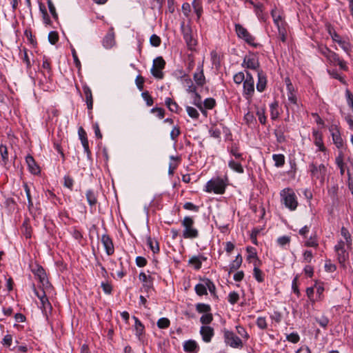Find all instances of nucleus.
Wrapping results in <instances>:
<instances>
[{"mask_svg": "<svg viewBox=\"0 0 353 353\" xmlns=\"http://www.w3.org/2000/svg\"><path fill=\"white\" fill-rule=\"evenodd\" d=\"M286 339L292 343H297L300 340V336L297 332H292L287 334Z\"/></svg>", "mask_w": 353, "mask_h": 353, "instance_id": "bf43d9fd", "label": "nucleus"}, {"mask_svg": "<svg viewBox=\"0 0 353 353\" xmlns=\"http://www.w3.org/2000/svg\"><path fill=\"white\" fill-rule=\"evenodd\" d=\"M228 151L231 156L234 157L233 159L236 161H244L243 154L239 152L238 147L236 145H232Z\"/></svg>", "mask_w": 353, "mask_h": 353, "instance_id": "e433bc0d", "label": "nucleus"}, {"mask_svg": "<svg viewBox=\"0 0 353 353\" xmlns=\"http://www.w3.org/2000/svg\"><path fill=\"white\" fill-rule=\"evenodd\" d=\"M226 184L219 178L212 179L208 181L205 186L204 191L208 193L213 192L216 194H222L225 192Z\"/></svg>", "mask_w": 353, "mask_h": 353, "instance_id": "423d86ee", "label": "nucleus"}, {"mask_svg": "<svg viewBox=\"0 0 353 353\" xmlns=\"http://www.w3.org/2000/svg\"><path fill=\"white\" fill-rule=\"evenodd\" d=\"M241 161H236L233 159H231L228 161V167L231 170H232L233 171H234L239 174H243L244 172V169L241 164Z\"/></svg>", "mask_w": 353, "mask_h": 353, "instance_id": "c85d7f7f", "label": "nucleus"}, {"mask_svg": "<svg viewBox=\"0 0 353 353\" xmlns=\"http://www.w3.org/2000/svg\"><path fill=\"white\" fill-rule=\"evenodd\" d=\"M186 110H187L188 114L191 118H192L194 119H197L199 118V113L198 112V111L194 108H192V107H190V106H187L186 107Z\"/></svg>", "mask_w": 353, "mask_h": 353, "instance_id": "e2e57ef3", "label": "nucleus"}, {"mask_svg": "<svg viewBox=\"0 0 353 353\" xmlns=\"http://www.w3.org/2000/svg\"><path fill=\"white\" fill-rule=\"evenodd\" d=\"M246 75L245 76L244 73L242 72H239L234 75L233 80L235 83L241 84L243 83L245 79Z\"/></svg>", "mask_w": 353, "mask_h": 353, "instance_id": "052dcab7", "label": "nucleus"}, {"mask_svg": "<svg viewBox=\"0 0 353 353\" xmlns=\"http://www.w3.org/2000/svg\"><path fill=\"white\" fill-rule=\"evenodd\" d=\"M32 272L38 277L40 282L43 284L46 280V274L44 269L40 265H37V268L32 270Z\"/></svg>", "mask_w": 353, "mask_h": 353, "instance_id": "c9c22d12", "label": "nucleus"}, {"mask_svg": "<svg viewBox=\"0 0 353 353\" xmlns=\"http://www.w3.org/2000/svg\"><path fill=\"white\" fill-rule=\"evenodd\" d=\"M216 105V101L213 98H207L205 99L203 102V105L205 108L211 110Z\"/></svg>", "mask_w": 353, "mask_h": 353, "instance_id": "69168bd1", "label": "nucleus"}, {"mask_svg": "<svg viewBox=\"0 0 353 353\" xmlns=\"http://www.w3.org/2000/svg\"><path fill=\"white\" fill-rule=\"evenodd\" d=\"M200 334L205 343H210L214 335V329L209 325H203L200 328Z\"/></svg>", "mask_w": 353, "mask_h": 353, "instance_id": "a211bd4d", "label": "nucleus"}, {"mask_svg": "<svg viewBox=\"0 0 353 353\" xmlns=\"http://www.w3.org/2000/svg\"><path fill=\"white\" fill-rule=\"evenodd\" d=\"M35 295L38 297V299L41 301V309L46 313L49 310H52V305L50 303L48 297L46 296V292L43 290H41L39 291L34 289V290Z\"/></svg>", "mask_w": 353, "mask_h": 353, "instance_id": "ddd939ff", "label": "nucleus"}, {"mask_svg": "<svg viewBox=\"0 0 353 353\" xmlns=\"http://www.w3.org/2000/svg\"><path fill=\"white\" fill-rule=\"evenodd\" d=\"M312 136L314 139V144L319 148V150L321 152L325 151V148L323 142L321 133L318 130H314Z\"/></svg>", "mask_w": 353, "mask_h": 353, "instance_id": "c756f323", "label": "nucleus"}, {"mask_svg": "<svg viewBox=\"0 0 353 353\" xmlns=\"http://www.w3.org/2000/svg\"><path fill=\"white\" fill-rule=\"evenodd\" d=\"M165 61L162 57H158L153 60L152 67L150 70L151 74L158 79L163 78L162 70L165 68Z\"/></svg>", "mask_w": 353, "mask_h": 353, "instance_id": "6e6552de", "label": "nucleus"}, {"mask_svg": "<svg viewBox=\"0 0 353 353\" xmlns=\"http://www.w3.org/2000/svg\"><path fill=\"white\" fill-rule=\"evenodd\" d=\"M133 319H134V323H135L134 328H135V331H136V335L138 336H140L143 334L145 327L137 317L133 316Z\"/></svg>", "mask_w": 353, "mask_h": 353, "instance_id": "79ce46f5", "label": "nucleus"}, {"mask_svg": "<svg viewBox=\"0 0 353 353\" xmlns=\"http://www.w3.org/2000/svg\"><path fill=\"white\" fill-rule=\"evenodd\" d=\"M271 16L273 19L274 25L278 30V37L279 39L285 43L287 37V26L284 17H283L282 11L278 10L276 6L272 9L270 12Z\"/></svg>", "mask_w": 353, "mask_h": 353, "instance_id": "f03ea898", "label": "nucleus"}, {"mask_svg": "<svg viewBox=\"0 0 353 353\" xmlns=\"http://www.w3.org/2000/svg\"><path fill=\"white\" fill-rule=\"evenodd\" d=\"M288 103L285 104L287 112L289 111V109H291L292 112H294L295 110V108H299L297 98L294 92H288Z\"/></svg>", "mask_w": 353, "mask_h": 353, "instance_id": "b1692460", "label": "nucleus"}, {"mask_svg": "<svg viewBox=\"0 0 353 353\" xmlns=\"http://www.w3.org/2000/svg\"><path fill=\"white\" fill-rule=\"evenodd\" d=\"M327 30L329 34L330 35V37H332V39L333 40V41L339 43V45L341 46V48L345 52H347L350 50L349 43L342 40L341 37L339 36V34H338L336 32L334 28L332 26H330V25L327 26Z\"/></svg>", "mask_w": 353, "mask_h": 353, "instance_id": "9b49d317", "label": "nucleus"}, {"mask_svg": "<svg viewBox=\"0 0 353 353\" xmlns=\"http://www.w3.org/2000/svg\"><path fill=\"white\" fill-rule=\"evenodd\" d=\"M177 79L180 80L183 87L186 88L187 92H195L196 87L188 74H183V76L177 77Z\"/></svg>", "mask_w": 353, "mask_h": 353, "instance_id": "dca6fc26", "label": "nucleus"}, {"mask_svg": "<svg viewBox=\"0 0 353 353\" xmlns=\"http://www.w3.org/2000/svg\"><path fill=\"white\" fill-rule=\"evenodd\" d=\"M139 280L143 283V287L147 290L152 288L153 278L150 275H147L144 272H141L139 275Z\"/></svg>", "mask_w": 353, "mask_h": 353, "instance_id": "cd10ccee", "label": "nucleus"}, {"mask_svg": "<svg viewBox=\"0 0 353 353\" xmlns=\"http://www.w3.org/2000/svg\"><path fill=\"white\" fill-rule=\"evenodd\" d=\"M59 40V35L58 33L55 31H51L48 34V41L49 42L54 45Z\"/></svg>", "mask_w": 353, "mask_h": 353, "instance_id": "774afa93", "label": "nucleus"}, {"mask_svg": "<svg viewBox=\"0 0 353 353\" xmlns=\"http://www.w3.org/2000/svg\"><path fill=\"white\" fill-rule=\"evenodd\" d=\"M101 241L105 248L106 254L108 256L112 255L114 252V247L110 236L107 234H103L101 237Z\"/></svg>", "mask_w": 353, "mask_h": 353, "instance_id": "4468645a", "label": "nucleus"}, {"mask_svg": "<svg viewBox=\"0 0 353 353\" xmlns=\"http://www.w3.org/2000/svg\"><path fill=\"white\" fill-rule=\"evenodd\" d=\"M146 243L154 254L158 253L159 252V245L157 240L152 239L150 236H148L147 237Z\"/></svg>", "mask_w": 353, "mask_h": 353, "instance_id": "4c0bfd02", "label": "nucleus"}, {"mask_svg": "<svg viewBox=\"0 0 353 353\" xmlns=\"http://www.w3.org/2000/svg\"><path fill=\"white\" fill-rule=\"evenodd\" d=\"M330 132L332 137L333 142L337 148L340 149L343 147V140L339 130L336 126H332L330 128Z\"/></svg>", "mask_w": 353, "mask_h": 353, "instance_id": "2eb2a0df", "label": "nucleus"}, {"mask_svg": "<svg viewBox=\"0 0 353 353\" xmlns=\"http://www.w3.org/2000/svg\"><path fill=\"white\" fill-rule=\"evenodd\" d=\"M274 165L281 168L285 164V156L282 154H274L272 155Z\"/></svg>", "mask_w": 353, "mask_h": 353, "instance_id": "c03bdc74", "label": "nucleus"}, {"mask_svg": "<svg viewBox=\"0 0 353 353\" xmlns=\"http://www.w3.org/2000/svg\"><path fill=\"white\" fill-rule=\"evenodd\" d=\"M157 325L160 329H165L170 326V321L168 318L162 317L157 321Z\"/></svg>", "mask_w": 353, "mask_h": 353, "instance_id": "864d4df0", "label": "nucleus"}, {"mask_svg": "<svg viewBox=\"0 0 353 353\" xmlns=\"http://www.w3.org/2000/svg\"><path fill=\"white\" fill-rule=\"evenodd\" d=\"M42 68L47 71L48 74V78H50L52 76V68L50 62L46 56H43V57Z\"/></svg>", "mask_w": 353, "mask_h": 353, "instance_id": "603ef678", "label": "nucleus"}, {"mask_svg": "<svg viewBox=\"0 0 353 353\" xmlns=\"http://www.w3.org/2000/svg\"><path fill=\"white\" fill-rule=\"evenodd\" d=\"M165 104L171 112L177 113L179 110V106L171 98H166L165 100Z\"/></svg>", "mask_w": 353, "mask_h": 353, "instance_id": "37998d69", "label": "nucleus"}, {"mask_svg": "<svg viewBox=\"0 0 353 353\" xmlns=\"http://www.w3.org/2000/svg\"><path fill=\"white\" fill-rule=\"evenodd\" d=\"M335 163L340 170V174L343 176L346 170V164L344 162V154L343 152H339L338 155L335 157Z\"/></svg>", "mask_w": 353, "mask_h": 353, "instance_id": "5701e85b", "label": "nucleus"}, {"mask_svg": "<svg viewBox=\"0 0 353 353\" xmlns=\"http://www.w3.org/2000/svg\"><path fill=\"white\" fill-rule=\"evenodd\" d=\"M23 188H24V190H25V192H26V196L28 199V209L30 210L31 208H33V202H32L31 194H30V190L26 183H23Z\"/></svg>", "mask_w": 353, "mask_h": 353, "instance_id": "3c124183", "label": "nucleus"}, {"mask_svg": "<svg viewBox=\"0 0 353 353\" xmlns=\"http://www.w3.org/2000/svg\"><path fill=\"white\" fill-rule=\"evenodd\" d=\"M242 65L247 68L256 70L257 72L258 70H260V64L258 58L254 54H250L248 55H246L243 59Z\"/></svg>", "mask_w": 353, "mask_h": 353, "instance_id": "f8f14e48", "label": "nucleus"}, {"mask_svg": "<svg viewBox=\"0 0 353 353\" xmlns=\"http://www.w3.org/2000/svg\"><path fill=\"white\" fill-rule=\"evenodd\" d=\"M189 263L194 266L196 270H199L201 268L202 263L198 256H192L189 260Z\"/></svg>", "mask_w": 353, "mask_h": 353, "instance_id": "6e6d98bb", "label": "nucleus"}, {"mask_svg": "<svg viewBox=\"0 0 353 353\" xmlns=\"http://www.w3.org/2000/svg\"><path fill=\"white\" fill-rule=\"evenodd\" d=\"M281 203L291 211H294L298 206L297 196L291 188H285L280 192Z\"/></svg>", "mask_w": 353, "mask_h": 353, "instance_id": "20e7f679", "label": "nucleus"}, {"mask_svg": "<svg viewBox=\"0 0 353 353\" xmlns=\"http://www.w3.org/2000/svg\"><path fill=\"white\" fill-rule=\"evenodd\" d=\"M161 38L157 34H152L150 38V43L154 47H159L161 45Z\"/></svg>", "mask_w": 353, "mask_h": 353, "instance_id": "338daca9", "label": "nucleus"}, {"mask_svg": "<svg viewBox=\"0 0 353 353\" xmlns=\"http://www.w3.org/2000/svg\"><path fill=\"white\" fill-rule=\"evenodd\" d=\"M194 221L190 216H185L181 222L184 228L183 236L184 239H196L199 236L198 230L194 227Z\"/></svg>", "mask_w": 353, "mask_h": 353, "instance_id": "39448f33", "label": "nucleus"}, {"mask_svg": "<svg viewBox=\"0 0 353 353\" xmlns=\"http://www.w3.org/2000/svg\"><path fill=\"white\" fill-rule=\"evenodd\" d=\"M242 262L243 259L241 255L240 254H237L235 259L229 265V274L238 270L241 267Z\"/></svg>", "mask_w": 353, "mask_h": 353, "instance_id": "72a5a7b5", "label": "nucleus"}, {"mask_svg": "<svg viewBox=\"0 0 353 353\" xmlns=\"http://www.w3.org/2000/svg\"><path fill=\"white\" fill-rule=\"evenodd\" d=\"M328 74L334 79L339 80L342 83L345 84V81L344 77H343L336 70H327Z\"/></svg>", "mask_w": 353, "mask_h": 353, "instance_id": "5fc2aeb1", "label": "nucleus"}, {"mask_svg": "<svg viewBox=\"0 0 353 353\" xmlns=\"http://www.w3.org/2000/svg\"><path fill=\"white\" fill-rule=\"evenodd\" d=\"M21 59H23V61L26 63V68L28 69H30L32 66L30 60L29 59V57L28 55V50L26 48H23L22 50H21Z\"/></svg>", "mask_w": 353, "mask_h": 353, "instance_id": "09e8293b", "label": "nucleus"}, {"mask_svg": "<svg viewBox=\"0 0 353 353\" xmlns=\"http://www.w3.org/2000/svg\"><path fill=\"white\" fill-rule=\"evenodd\" d=\"M327 168L323 164L311 163L309 164V172L311 179L314 183H319L321 185H323L327 175Z\"/></svg>", "mask_w": 353, "mask_h": 353, "instance_id": "7ed1b4c3", "label": "nucleus"}, {"mask_svg": "<svg viewBox=\"0 0 353 353\" xmlns=\"http://www.w3.org/2000/svg\"><path fill=\"white\" fill-rule=\"evenodd\" d=\"M341 234L344 239L343 241H345L347 249L351 250L352 245V239L348 230L345 227H342L341 229Z\"/></svg>", "mask_w": 353, "mask_h": 353, "instance_id": "7c9ffc66", "label": "nucleus"}, {"mask_svg": "<svg viewBox=\"0 0 353 353\" xmlns=\"http://www.w3.org/2000/svg\"><path fill=\"white\" fill-rule=\"evenodd\" d=\"M334 251L339 263L341 266L345 267V262L349 259L348 251L345 248L334 249Z\"/></svg>", "mask_w": 353, "mask_h": 353, "instance_id": "412c9836", "label": "nucleus"}, {"mask_svg": "<svg viewBox=\"0 0 353 353\" xmlns=\"http://www.w3.org/2000/svg\"><path fill=\"white\" fill-rule=\"evenodd\" d=\"M254 8V12L259 20H261L263 21H266L268 17V14L264 13V6L263 3H254V4H252Z\"/></svg>", "mask_w": 353, "mask_h": 353, "instance_id": "4be33fe9", "label": "nucleus"}, {"mask_svg": "<svg viewBox=\"0 0 353 353\" xmlns=\"http://www.w3.org/2000/svg\"><path fill=\"white\" fill-rule=\"evenodd\" d=\"M82 89L85 97V101L87 104V108L89 110H92L93 108V97L91 89L86 84L83 85Z\"/></svg>", "mask_w": 353, "mask_h": 353, "instance_id": "aec40b11", "label": "nucleus"}, {"mask_svg": "<svg viewBox=\"0 0 353 353\" xmlns=\"http://www.w3.org/2000/svg\"><path fill=\"white\" fill-rule=\"evenodd\" d=\"M224 340L226 344L229 345L233 348H239L243 347V342L241 339L235 335L233 332L224 330Z\"/></svg>", "mask_w": 353, "mask_h": 353, "instance_id": "9d476101", "label": "nucleus"}, {"mask_svg": "<svg viewBox=\"0 0 353 353\" xmlns=\"http://www.w3.org/2000/svg\"><path fill=\"white\" fill-rule=\"evenodd\" d=\"M270 117L272 120H276L280 115L279 105L276 101L270 105Z\"/></svg>", "mask_w": 353, "mask_h": 353, "instance_id": "473e14b6", "label": "nucleus"}, {"mask_svg": "<svg viewBox=\"0 0 353 353\" xmlns=\"http://www.w3.org/2000/svg\"><path fill=\"white\" fill-rule=\"evenodd\" d=\"M246 250L248 253V259H247L248 261H249L250 262H252V260H253V263H259L260 261L257 257L256 249L252 247H248Z\"/></svg>", "mask_w": 353, "mask_h": 353, "instance_id": "ea45409f", "label": "nucleus"}, {"mask_svg": "<svg viewBox=\"0 0 353 353\" xmlns=\"http://www.w3.org/2000/svg\"><path fill=\"white\" fill-rule=\"evenodd\" d=\"M347 173L348 175V187L353 194V163L352 164V170L348 169Z\"/></svg>", "mask_w": 353, "mask_h": 353, "instance_id": "0e129e2a", "label": "nucleus"}, {"mask_svg": "<svg viewBox=\"0 0 353 353\" xmlns=\"http://www.w3.org/2000/svg\"><path fill=\"white\" fill-rule=\"evenodd\" d=\"M239 299V295L237 292L234 291L230 292V294H228V300L229 303L232 305H234L235 303H236Z\"/></svg>", "mask_w": 353, "mask_h": 353, "instance_id": "13d9d810", "label": "nucleus"}, {"mask_svg": "<svg viewBox=\"0 0 353 353\" xmlns=\"http://www.w3.org/2000/svg\"><path fill=\"white\" fill-rule=\"evenodd\" d=\"M192 93L194 94L193 103L196 107H198L203 114H205V111L203 109L202 103H201V98L200 94L196 92V90H195V92H192Z\"/></svg>", "mask_w": 353, "mask_h": 353, "instance_id": "8fccbe9b", "label": "nucleus"}, {"mask_svg": "<svg viewBox=\"0 0 353 353\" xmlns=\"http://www.w3.org/2000/svg\"><path fill=\"white\" fill-rule=\"evenodd\" d=\"M200 281H205V285L207 287V290H209V292H210L211 295L213 297L218 299V296L216 293V287H215V285L214 284V283L210 279H209L208 278H200Z\"/></svg>", "mask_w": 353, "mask_h": 353, "instance_id": "f704fd0d", "label": "nucleus"}, {"mask_svg": "<svg viewBox=\"0 0 353 353\" xmlns=\"http://www.w3.org/2000/svg\"><path fill=\"white\" fill-rule=\"evenodd\" d=\"M194 290L198 296H203L208 294L207 287L205 285V281L198 283L194 287Z\"/></svg>", "mask_w": 353, "mask_h": 353, "instance_id": "a19ab883", "label": "nucleus"}, {"mask_svg": "<svg viewBox=\"0 0 353 353\" xmlns=\"http://www.w3.org/2000/svg\"><path fill=\"white\" fill-rule=\"evenodd\" d=\"M196 310L200 314H206L211 311V307L208 304L199 303L196 305Z\"/></svg>", "mask_w": 353, "mask_h": 353, "instance_id": "a18cd8bd", "label": "nucleus"}, {"mask_svg": "<svg viewBox=\"0 0 353 353\" xmlns=\"http://www.w3.org/2000/svg\"><path fill=\"white\" fill-rule=\"evenodd\" d=\"M183 350L186 352L197 353L199 350V347L195 341L188 340L183 343Z\"/></svg>", "mask_w": 353, "mask_h": 353, "instance_id": "bb28decb", "label": "nucleus"}, {"mask_svg": "<svg viewBox=\"0 0 353 353\" xmlns=\"http://www.w3.org/2000/svg\"><path fill=\"white\" fill-rule=\"evenodd\" d=\"M203 63H200L197 66V72L194 73L193 78L196 85L203 86L205 83V77L203 74Z\"/></svg>", "mask_w": 353, "mask_h": 353, "instance_id": "6ab92c4d", "label": "nucleus"}, {"mask_svg": "<svg viewBox=\"0 0 353 353\" xmlns=\"http://www.w3.org/2000/svg\"><path fill=\"white\" fill-rule=\"evenodd\" d=\"M256 115L258 116L259 122L261 124H265L266 122L265 109L264 108H258L256 110Z\"/></svg>", "mask_w": 353, "mask_h": 353, "instance_id": "680f3d73", "label": "nucleus"}, {"mask_svg": "<svg viewBox=\"0 0 353 353\" xmlns=\"http://www.w3.org/2000/svg\"><path fill=\"white\" fill-rule=\"evenodd\" d=\"M259 263H254L253 275L254 279L259 283H262L264 281V274L259 268Z\"/></svg>", "mask_w": 353, "mask_h": 353, "instance_id": "58836bf2", "label": "nucleus"}, {"mask_svg": "<svg viewBox=\"0 0 353 353\" xmlns=\"http://www.w3.org/2000/svg\"><path fill=\"white\" fill-rule=\"evenodd\" d=\"M26 162L28 165L30 172L33 174H37L40 172V168L37 165L35 160L31 155H28L26 157Z\"/></svg>", "mask_w": 353, "mask_h": 353, "instance_id": "393cba45", "label": "nucleus"}, {"mask_svg": "<svg viewBox=\"0 0 353 353\" xmlns=\"http://www.w3.org/2000/svg\"><path fill=\"white\" fill-rule=\"evenodd\" d=\"M274 134L276 138V141L282 143L285 141V137L282 129H276L274 130Z\"/></svg>", "mask_w": 353, "mask_h": 353, "instance_id": "4d7b16f0", "label": "nucleus"}, {"mask_svg": "<svg viewBox=\"0 0 353 353\" xmlns=\"http://www.w3.org/2000/svg\"><path fill=\"white\" fill-rule=\"evenodd\" d=\"M0 155L2 159V161L4 165L7 164L8 162V148L4 145H0Z\"/></svg>", "mask_w": 353, "mask_h": 353, "instance_id": "49530a36", "label": "nucleus"}, {"mask_svg": "<svg viewBox=\"0 0 353 353\" xmlns=\"http://www.w3.org/2000/svg\"><path fill=\"white\" fill-rule=\"evenodd\" d=\"M102 43L103 47L106 49H110L115 45V35L114 28L112 27L109 29L108 33L104 37Z\"/></svg>", "mask_w": 353, "mask_h": 353, "instance_id": "f3484780", "label": "nucleus"}, {"mask_svg": "<svg viewBox=\"0 0 353 353\" xmlns=\"http://www.w3.org/2000/svg\"><path fill=\"white\" fill-rule=\"evenodd\" d=\"M254 94V80L249 72H246V77L243 83V96L248 101H250Z\"/></svg>", "mask_w": 353, "mask_h": 353, "instance_id": "0eeeda50", "label": "nucleus"}, {"mask_svg": "<svg viewBox=\"0 0 353 353\" xmlns=\"http://www.w3.org/2000/svg\"><path fill=\"white\" fill-rule=\"evenodd\" d=\"M87 201L91 208L95 207L97 203V194L92 190H89L85 193Z\"/></svg>", "mask_w": 353, "mask_h": 353, "instance_id": "2f4dec72", "label": "nucleus"}, {"mask_svg": "<svg viewBox=\"0 0 353 353\" xmlns=\"http://www.w3.org/2000/svg\"><path fill=\"white\" fill-rule=\"evenodd\" d=\"M258 81L256 83V90L262 92L265 90L267 84V79L265 73L262 70H258Z\"/></svg>", "mask_w": 353, "mask_h": 353, "instance_id": "a878e982", "label": "nucleus"}, {"mask_svg": "<svg viewBox=\"0 0 353 353\" xmlns=\"http://www.w3.org/2000/svg\"><path fill=\"white\" fill-rule=\"evenodd\" d=\"M212 320L213 316L210 312L206 314H203L200 318V322L204 325H208L212 321Z\"/></svg>", "mask_w": 353, "mask_h": 353, "instance_id": "de8ad7c7", "label": "nucleus"}, {"mask_svg": "<svg viewBox=\"0 0 353 353\" xmlns=\"http://www.w3.org/2000/svg\"><path fill=\"white\" fill-rule=\"evenodd\" d=\"M235 31L237 36L243 39L247 43L252 46H257L258 44L254 43L255 38L247 30L246 28L240 24L235 25Z\"/></svg>", "mask_w": 353, "mask_h": 353, "instance_id": "1a4fd4ad", "label": "nucleus"}, {"mask_svg": "<svg viewBox=\"0 0 353 353\" xmlns=\"http://www.w3.org/2000/svg\"><path fill=\"white\" fill-rule=\"evenodd\" d=\"M319 52L325 57L327 61L332 65H339L340 69L344 71L348 70L347 63L340 58L339 55L332 51L326 46L320 45L318 46Z\"/></svg>", "mask_w": 353, "mask_h": 353, "instance_id": "f257e3e1", "label": "nucleus"}]
</instances>
